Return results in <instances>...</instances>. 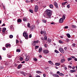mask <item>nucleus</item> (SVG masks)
I'll return each mask as SVG.
<instances>
[{"label":"nucleus","mask_w":77,"mask_h":77,"mask_svg":"<svg viewBox=\"0 0 77 77\" xmlns=\"http://www.w3.org/2000/svg\"><path fill=\"white\" fill-rule=\"evenodd\" d=\"M46 14L47 15L45 16L46 18H51L52 11L49 9H47L46 10Z\"/></svg>","instance_id":"obj_1"},{"label":"nucleus","mask_w":77,"mask_h":77,"mask_svg":"<svg viewBox=\"0 0 77 77\" xmlns=\"http://www.w3.org/2000/svg\"><path fill=\"white\" fill-rule=\"evenodd\" d=\"M23 36L26 39H28V34L27 32H24L23 33Z\"/></svg>","instance_id":"obj_2"},{"label":"nucleus","mask_w":77,"mask_h":77,"mask_svg":"<svg viewBox=\"0 0 77 77\" xmlns=\"http://www.w3.org/2000/svg\"><path fill=\"white\" fill-rule=\"evenodd\" d=\"M34 11L35 12H38V6L37 5H36L35 6Z\"/></svg>","instance_id":"obj_3"},{"label":"nucleus","mask_w":77,"mask_h":77,"mask_svg":"<svg viewBox=\"0 0 77 77\" xmlns=\"http://www.w3.org/2000/svg\"><path fill=\"white\" fill-rule=\"evenodd\" d=\"M43 52L45 54H47L49 53V51L47 50H43Z\"/></svg>","instance_id":"obj_4"},{"label":"nucleus","mask_w":77,"mask_h":77,"mask_svg":"<svg viewBox=\"0 0 77 77\" xmlns=\"http://www.w3.org/2000/svg\"><path fill=\"white\" fill-rule=\"evenodd\" d=\"M59 50L60 51V52L62 53H64V50H63V49L62 48H60Z\"/></svg>","instance_id":"obj_5"},{"label":"nucleus","mask_w":77,"mask_h":77,"mask_svg":"<svg viewBox=\"0 0 77 77\" xmlns=\"http://www.w3.org/2000/svg\"><path fill=\"white\" fill-rule=\"evenodd\" d=\"M29 59H30V57L29 56H26L25 59V61H26V62L29 61Z\"/></svg>","instance_id":"obj_6"},{"label":"nucleus","mask_w":77,"mask_h":77,"mask_svg":"<svg viewBox=\"0 0 77 77\" xmlns=\"http://www.w3.org/2000/svg\"><path fill=\"white\" fill-rule=\"evenodd\" d=\"M54 5L55 6V7L56 8H57V9H58V4H57V3H56V2H54Z\"/></svg>","instance_id":"obj_7"},{"label":"nucleus","mask_w":77,"mask_h":77,"mask_svg":"<svg viewBox=\"0 0 77 77\" xmlns=\"http://www.w3.org/2000/svg\"><path fill=\"white\" fill-rule=\"evenodd\" d=\"M63 22V19L62 18H61L59 20V22L60 23H62Z\"/></svg>","instance_id":"obj_8"},{"label":"nucleus","mask_w":77,"mask_h":77,"mask_svg":"<svg viewBox=\"0 0 77 77\" xmlns=\"http://www.w3.org/2000/svg\"><path fill=\"white\" fill-rule=\"evenodd\" d=\"M39 43V40L38 41H34L33 42V44H34V45H35V44H38V43Z\"/></svg>","instance_id":"obj_9"},{"label":"nucleus","mask_w":77,"mask_h":77,"mask_svg":"<svg viewBox=\"0 0 77 77\" xmlns=\"http://www.w3.org/2000/svg\"><path fill=\"white\" fill-rule=\"evenodd\" d=\"M11 44H6L5 45V47L7 48H8V47H11Z\"/></svg>","instance_id":"obj_10"},{"label":"nucleus","mask_w":77,"mask_h":77,"mask_svg":"<svg viewBox=\"0 0 77 77\" xmlns=\"http://www.w3.org/2000/svg\"><path fill=\"white\" fill-rule=\"evenodd\" d=\"M35 29V26L32 25L30 27V29L32 30H33V29Z\"/></svg>","instance_id":"obj_11"},{"label":"nucleus","mask_w":77,"mask_h":77,"mask_svg":"<svg viewBox=\"0 0 77 77\" xmlns=\"http://www.w3.org/2000/svg\"><path fill=\"white\" fill-rule=\"evenodd\" d=\"M72 27L73 29H76V28H77V26L75 25H72Z\"/></svg>","instance_id":"obj_12"},{"label":"nucleus","mask_w":77,"mask_h":77,"mask_svg":"<svg viewBox=\"0 0 77 77\" xmlns=\"http://www.w3.org/2000/svg\"><path fill=\"white\" fill-rule=\"evenodd\" d=\"M48 62L49 63H50V64H51V65H53V63L51 61V60H49L48 61Z\"/></svg>","instance_id":"obj_13"},{"label":"nucleus","mask_w":77,"mask_h":77,"mask_svg":"<svg viewBox=\"0 0 77 77\" xmlns=\"http://www.w3.org/2000/svg\"><path fill=\"white\" fill-rule=\"evenodd\" d=\"M47 42H48V43H51V39L50 38L48 39Z\"/></svg>","instance_id":"obj_14"},{"label":"nucleus","mask_w":77,"mask_h":77,"mask_svg":"<svg viewBox=\"0 0 77 77\" xmlns=\"http://www.w3.org/2000/svg\"><path fill=\"white\" fill-rule=\"evenodd\" d=\"M65 61V60L64 59H63L61 60L60 62H61V63H64Z\"/></svg>","instance_id":"obj_15"},{"label":"nucleus","mask_w":77,"mask_h":77,"mask_svg":"<svg viewBox=\"0 0 77 77\" xmlns=\"http://www.w3.org/2000/svg\"><path fill=\"white\" fill-rule=\"evenodd\" d=\"M60 65V63H56L55 64V65H56V66H59Z\"/></svg>","instance_id":"obj_16"},{"label":"nucleus","mask_w":77,"mask_h":77,"mask_svg":"<svg viewBox=\"0 0 77 77\" xmlns=\"http://www.w3.org/2000/svg\"><path fill=\"white\" fill-rule=\"evenodd\" d=\"M49 7L50 8L52 9V8H53V5L52 4H50L49 5Z\"/></svg>","instance_id":"obj_17"},{"label":"nucleus","mask_w":77,"mask_h":77,"mask_svg":"<svg viewBox=\"0 0 77 77\" xmlns=\"http://www.w3.org/2000/svg\"><path fill=\"white\" fill-rule=\"evenodd\" d=\"M42 48H39V50H38V52L39 53H41V51H42Z\"/></svg>","instance_id":"obj_18"},{"label":"nucleus","mask_w":77,"mask_h":77,"mask_svg":"<svg viewBox=\"0 0 77 77\" xmlns=\"http://www.w3.org/2000/svg\"><path fill=\"white\" fill-rule=\"evenodd\" d=\"M22 66L21 64H20L18 66L17 68L18 69H20L21 68V66Z\"/></svg>","instance_id":"obj_19"},{"label":"nucleus","mask_w":77,"mask_h":77,"mask_svg":"<svg viewBox=\"0 0 77 77\" xmlns=\"http://www.w3.org/2000/svg\"><path fill=\"white\" fill-rule=\"evenodd\" d=\"M59 75H60L61 76H64V74L62 73H60L59 74Z\"/></svg>","instance_id":"obj_20"},{"label":"nucleus","mask_w":77,"mask_h":77,"mask_svg":"<svg viewBox=\"0 0 77 77\" xmlns=\"http://www.w3.org/2000/svg\"><path fill=\"white\" fill-rule=\"evenodd\" d=\"M17 23H21V20L18 19L17 20Z\"/></svg>","instance_id":"obj_21"},{"label":"nucleus","mask_w":77,"mask_h":77,"mask_svg":"<svg viewBox=\"0 0 77 77\" xmlns=\"http://www.w3.org/2000/svg\"><path fill=\"white\" fill-rule=\"evenodd\" d=\"M67 36L69 38H71V35L69 34H66Z\"/></svg>","instance_id":"obj_22"},{"label":"nucleus","mask_w":77,"mask_h":77,"mask_svg":"<svg viewBox=\"0 0 77 77\" xmlns=\"http://www.w3.org/2000/svg\"><path fill=\"white\" fill-rule=\"evenodd\" d=\"M23 20L24 21H27V18L24 17L23 19Z\"/></svg>","instance_id":"obj_23"},{"label":"nucleus","mask_w":77,"mask_h":77,"mask_svg":"<svg viewBox=\"0 0 77 77\" xmlns=\"http://www.w3.org/2000/svg\"><path fill=\"white\" fill-rule=\"evenodd\" d=\"M6 30V29L5 28H3L2 29V32H5V30Z\"/></svg>","instance_id":"obj_24"},{"label":"nucleus","mask_w":77,"mask_h":77,"mask_svg":"<svg viewBox=\"0 0 77 77\" xmlns=\"http://www.w3.org/2000/svg\"><path fill=\"white\" fill-rule=\"evenodd\" d=\"M44 39H45V40L46 41L47 40V37L46 36H45L44 37Z\"/></svg>","instance_id":"obj_25"},{"label":"nucleus","mask_w":77,"mask_h":77,"mask_svg":"<svg viewBox=\"0 0 77 77\" xmlns=\"http://www.w3.org/2000/svg\"><path fill=\"white\" fill-rule=\"evenodd\" d=\"M30 23H27V26H28V27H29V28L30 27Z\"/></svg>","instance_id":"obj_26"},{"label":"nucleus","mask_w":77,"mask_h":77,"mask_svg":"<svg viewBox=\"0 0 77 77\" xmlns=\"http://www.w3.org/2000/svg\"><path fill=\"white\" fill-rule=\"evenodd\" d=\"M36 73H40V74H41L42 73V72L40 71H36Z\"/></svg>","instance_id":"obj_27"},{"label":"nucleus","mask_w":77,"mask_h":77,"mask_svg":"<svg viewBox=\"0 0 77 77\" xmlns=\"http://www.w3.org/2000/svg\"><path fill=\"white\" fill-rule=\"evenodd\" d=\"M72 60V58H68V61H69L70 60Z\"/></svg>","instance_id":"obj_28"},{"label":"nucleus","mask_w":77,"mask_h":77,"mask_svg":"<svg viewBox=\"0 0 77 77\" xmlns=\"http://www.w3.org/2000/svg\"><path fill=\"white\" fill-rule=\"evenodd\" d=\"M39 48V46H36L35 47V49L36 50Z\"/></svg>","instance_id":"obj_29"},{"label":"nucleus","mask_w":77,"mask_h":77,"mask_svg":"<svg viewBox=\"0 0 77 77\" xmlns=\"http://www.w3.org/2000/svg\"><path fill=\"white\" fill-rule=\"evenodd\" d=\"M20 61H22V60H23V58L22 57H20Z\"/></svg>","instance_id":"obj_30"},{"label":"nucleus","mask_w":77,"mask_h":77,"mask_svg":"<svg viewBox=\"0 0 77 77\" xmlns=\"http://www.w3.org/2000/svg\"><path fill=\"white\" fill-rule=\"evenodd\" d=\"M29 12H31V13H33V10H32L29 9Z\"/></svg>","instance_id":"obj_31"},{"label":"nucleus","mask_w":77,"mask_h":77,"mask_svg":"<svg viewBox=\"0 0 77 77\" xmlns=\"http://www.w3.org/2000/svg\"><path fill=\"white\" fill-rule=\"evenodd\" d=\"M43 35H46V32H45V31H43Z\"/></svg>","instance_id":"obj_32"},{"label":"nucleus","mask_w":77,"mask_h":77,"mask_svg":"<svg viewBox=\"0 0 77 77\" xmlns=\"http://www.w3.org/2000/svg\"><path fill=\"white\" fill-rule=\"evenodd\" d=\"M63 20H65V15H64L62 17Z\"/></svg>","instance_id":"obj_33"},{"label":"nucleus","mask_w":77,"mask_h":77,"mask_svg":"<svg viewBox=\"0 0 77 77\" xmlns=\"http://www.w3.org/2000/svg\"><path fill=\"white\" fill-rule=\"evenodd\" d=\"M9 38H13V35H10Z\"/></svg>","instance_id":"obj_34"},{"label":"nucleus","mask_w":77,"mask_h":77,"mask_svg":"<svg viewBox=\"0 0 77 77\" xmlns=\"http://www.w3.org/2000/svg\"><path fill=\"white\" fill-rule=\"evenodd\" d=\"M16 51L17 52H20V51H21V50L20 49H17Z\"/></svg>","instance_id":"obj_35"},{"label":"nucleus","mask_w":77,"mask_h":77,"mask_svg":"<svg viewBox=\"0 0 77 77\" xmlns=\"http://www.w3.org/2000/svg\"><path fill=\"white\" fill-rule=\"evenodd\" d=\"M59 42L60 43V44H62V43H63V41L61 40H59Z\"/></svg>","instance_id":"obj_36"},{"label":"nucleus","mask_w":77,"mask_h":77,"mask_svg":"<svg viewBox=\"0 0 77 77\" xmlns=\"http://www.w3.org/2000/svg\"><path fill=\"white\" fill-rule=\"evenodd\" d=\"M54 51L55 52V53H59V51H58L57 50H55Z\"/></svg>","instance_id":"obj_37"},{"label":"nucleus","mask_w":77,"mask_h":77,"mask_svg":"<svg viewBox=\"0 0 77 77\" xmlns=\"http://www.w3.org/2000/svg\"><path fill=\"white\" fill-rule=\"evenodd\" d=\"M16 43L17 44H18V43H19V41L17 39L16 40Z\"/></svg>","instance_id":"obj_38"},{"label":"nucleus","mask_w":77,"mask_h":77,"mask_svg":"<svg viewBox=\"0 0 77 77\" xmlns=\"http://www.w3.org/2000/svg\"><path fill=\"white\" fill-rule=\"evenodd\" d=\"M7 57H9V58H11V55H9V54H8Z\"/></svg>","instance_id":"obj_39"},{"label":"nucleus","mask_w":77,"mask_h":77,"mask_svg":"<svg viewBox=\"0 0 77 77\" xmlns=\"http://www.w3.org/2000/svg\"><path fill=\"white\" fill-rule=\"evenodd\" d=\"M34 60H35V61H37L38 60V59L36 58H34L33 59Z\"/></svg>","instance_id":"obj_40"},{"label":"nucleus","mask_w":77,"mask_h":77,"mask_svg":"<svg viewBox=\"0 0 77 77\" xmlns=\"http://www.w3.org/2000/svg\"><path fill=\"white\" fill-rule=\"evenodd\" d=\"M44 46L46 48H47V45H46V44H45Z\"/></svg>","instance_id":"obj_41"},{"label":"nucleus","mask_w":77,"mask_h":77,"mask_svg":"<svg viewBox=\"0 0 77 77\" xmlns=\"http://www.w3.org/2000/svg\"><path fill=\"white\" fill-rule=\"evenodd\" d=\"M10 29H13V26H10Z\"/></svg>","instance_id":"obj_42"},{"label":"nucleus","mask_w":77,"mask_h":77,"mask_svg":"<svg viewBox=\"0 0 77 77\" xmlns=\"http://www.w3.org/2000/svg\"><path fill=\"white\" fill-rule=\"evenodd\" d=\"M72 47H75V44L73 43L72 45Z\"/></svg>","instance_id":"obj_43"},{"label":"nucleus","mask_w":77,"mask_h":77,"mask_svg":"<svg viewBox=\"0 0 77 77\" xmlns=\"http://www.w3.org/2000/svg\"><path fill=\"white\" fill-rule=\"evenodd\" d=\"M43 23H46V21L44 19L43 20Z\"/></svg>","instance_id":"obj_44"},{"label":"nucleus","mask_w":77,"mask_h":77,"mask_svg":"<svg viewBox=\"0 0 77 77\" xmlns=\"http://www.w3.org/2000/svg\"><path fill=\"white\" fill-rule=\"evenodd\" d=\"M55 77H59V76L58 75L55 74Z\"/></svg>","instance_id":"obj_45"},{"label":"nucleus","mask_w":77,"mask_h":77,"mask_svg":"<svg viewBox=\"0 0 77 77\" xmlns=\"http://www.w3.org/2000/svg\"><path fill=\"white\" fill-rule=\"evenodd\" d=\"M68 26H65L64 27V29H68Z\"/></svg>","instance_id":"obj_46"},{"label":"nucleus","mask_w":77,"mask_h":77,"mask_svg":"<svg viewBox=\"0 0 77 77\" xmlns=\"http://www.w3.org/2000/svg\"><path fill=\"white\" fill-rule=\"evenodd\" d=\"M2 49L3 50H6V48L5 47H3L2 48Z\"/></svg>","instance_id":"obj_47"},{"label":"nucleus","mask_w":77,"mask_h":77,"mask_svg":"<svg viewBox=\"0 0 77 77\" xmlns=\"http://www.w3.org/2000/svg\"><path fill=\"white\" fill-rule=\"evenodd\" d=\"M67 7L68 8H69L70 7V6L69 5H68L67 6Z\"/></svg>","instance_id":"obj_48"},{"label":"nucleus","mask_w":77,"mask_h":77,"mask_svg":"<svg viewBox=\"0 0 77 77\" xmlns=\"http://www.w3.org/2000/svg\"><path fill=\"white\" fill-rule=\"evenodd\" d=\"M51 24H53V25H54V24H55V23H54V22H52L51 23Z\"/></svg>","instance_id":"obj_49"},{"label":"nucleus","mask_w":77,"mask_h":77,"mask_svg":"<svg viewBox=\"0 0 77 77\" xmlns=\"http://www.w3.org/2000/svg\"><path fill=\"white\" fill-rule=\"evenodd\" d=\"M70 72H71L72 73V72H73V70H71L70 71Z\"/></svg>","instance_id":"obj_50"},{"label":"nucleus","mask_w":77,"mask_h":77,"mask_svg":"<svg viewBox=\"0 0 77 77\" xmlns=\"http://www.w3.org/2000/svg\"><path fill=\"white\" fill-rule=\"evenodd\" d=\"M23 74L24 75V76H26V74L25 73H23Z\"/></svg>","instance_id":"obj_51"},{"label":"nucleus","mask_w":77,"mask_h":77,"mask_svg":"<svg viewBox=\"0 0 77 77\" xmlns=\"http://www.w3.org/2000/svg\"><path fill=\"white\" fill-rule=\"evenodd\" d=\"M29 38H32V35H31V34H30L29 35Z\"/></svg>","instance_id":"obj_52"},{"label":"nucleus","mask_w":77,"mask_h":77,"mask_svg":"<svg viewBox=\"0 0 77 77\" xmlns=\"http://www.w3.org/2000/svg\"><path fill=\"white\" fill-rule=\"evenodd\" d=\"M57 74H60V72H59V71L57 72Z\"/></svg>","instance_id":"obj_53"},{"label":"nucleus","mask_w":77,"mask_h":77,"mask_svg":"<svg viewBox=\"0 0 77 77\" xmlns=\"http://www.w3.org/2000/svg\"><path fill=\"white\" fill-rule=\"evenodd\" d=\"M43 75L44 77H46V75H45V74H43Z\"/></svg>","instance_id":"obj_54"},{"label":"nucleus","mask_w":77,"mask_h":77,"mask_svg":"<svg viewBox=\"0 0 77 77\" xmlns=\"http://www.w3.org/2000/svg\"><path fill=\"white\" fill-rule=\"evenodd\" d=\"M67 49V47H65L64 48V50H66Z\"/></svg>","instance_id":"obj_55"},{"label":"nucleus","mask_w":77,"mask_h":77,"mask_svg":"<svg viewBox=\"0 0 77 77\" xmlns=\"http://www.w3.org/2000/svg\"><path fill=\"white\" fill-rule=\"evenodd\" d=\"M65 4L64 3V2H63V3H62V5L63 6H64V5H65Z\"/></svg>","instance_id":"obj_56"},{"label":"nucleus","mask_w":77,"mask_h":77,"mask_svg":"<svg viewBox=\"0 0 77 77\" xmlns=\"http://www.w3.org/2000/svg\"><path fill=\"white\" fill-rule=\"evenodd\" d=\"M66 42H68L69 41V40L68 39H66Z\"/></svg>","instance_id":"obj_57"},{"label":"nucleus","mask_w":77,"mask_h":77,"mask_svg":"<svg viewBox=\"0 0 77 77\" xmlns=\"http://www.w3.org/2000/svg\"><path fill=\"white\" fill-rule=\"evenodd\" d=\"M33 1H34V0H31L30 2L31 3H33Z\"/></svg>","instance_id":"obj_58"},{"label":"nucleus","mask_w":77,"mask_h":77,"mask_svg":"<svg viewBox=\"0 0 77 77\" xmlns=\"http://www.w3.org/2000/svg\"><path fill=\"white\" fill-rule=\"evenodd\" d=\"M41 34H43V31H41L40 32Z\"/></svg>","instance_id":"obj_59"},{"label":"nucleus","mask_w":77,"mask_h":77,"mask_svg":"<svg viewBox=\"0 0 77 77\" xmlns=\"http://www.w3.org/2000/svg\"><path fill=\"white\" fill-rule=\"evenodd\" d=\"M26 3H29V2H30V1H29L28 0H26Z\"/></svg>","instance_id":"obj_60"},{"label":"nucleus","mask_w":77,"mask_h":77,"mask_svg":"<svg viewBox=\"0 0 77 77\" xmlns=\"http://www.w3.org/2000/svg\"><path fill=\"white\" fill-rule=\"evenodd\" d=\"M64 68L65 69V70H66V69H67V68H66V67H64Z\"/></svg>","instance_id":"obj_61"},{"label":"nucleus","mask_w":77,"mask_h":77,"mask_svg":"<svg viewBox=\"0 0 77 77\" xmlns=\"http://www.w3.org/2000/svg\"><path fill=\"white\" fill-rule=\"evenodd\" d=\"M72 57L73 59H75V57L74 56H72Z\"/></svg>","instance_id":"obj_62"},{"label":"nucleus","mask_w":77,"mask_h":77,"mask_svg":"<svg viewBox=\"0 0 77 77\" xmlns=\"http://www.w3.org/2000/svg\"><path fill=\"white\" fill-rule=\"evenodd\" d=\"M68 68H71V66H69Z\"/></svg>","instance_id":"obj_63"},{"label":"nucleus","mask_w":77,"mask_h":77,"mask_svg":"<svg viewBox=\"0 0 77 77\" xmlns=\"http://www.w3.org/2000/svg\"><path fill=\"white\" fill-rule=\"evenodd\" d=\"M74 60L75 61H77V59L76 58H75Z\"/></svg>","instance_id":"obj_64"}]
</instances>
